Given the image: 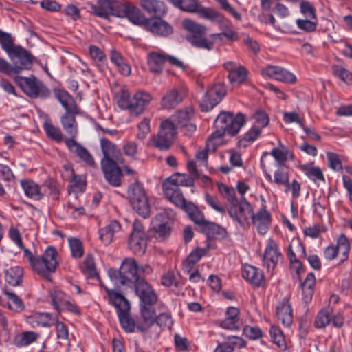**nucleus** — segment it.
<instances>
[{
  "label": "nucleus",
  "instance_id": "nucleus-45",
  "mask_svg": "<svg viewBox=\"0 0 352 352\" xmlns=\"http://www.w3.org/2000/svg\"><path fill=\"white\" fill-rule=\"evenodd\" d=\"M39 334L34 331H25L14 338V344L18 347L27 346L35 342Z\"/></svg>",
  "mask_w": 352,
  "mask_h": 352
},
{
  "label": "nucleus",
  "instance_id": "nucleus-59",
  "mask_svg": "<svg viewBox=\"0 0 352 352\" xmlns=\"http://www.w3.org/2000/svg\"><path fill=\"white\" fill-rule=\"evenodd\" d=\"M333 74L344 82H352V72L340 65H335L332 67Z\"/></svg>",
  "mask_w": 352,
  "mask_h": 352
},
{
  "label": "nucleus",
  "instance_id": "nucleus-49",
  "mask_svg": "<svg viewBox=\"0 0 352 352\" xmlns=\"http://www.w3.org/2000/svg\"><path fill=\"white\" fill-rule=\"evenodd\" d=\"M270 336L271 341L280 349H285L287 347L285 336L280 328L276 325L272 324L270 327Z\"/></svg>",
  "mask_w": 352,
  "mask_h": 352
},
{
  "label": "nucleus",
  "instance_id": "nucleus-58",
  "mask_svg": "<svg viewBox=\"0 0 352 352\" xmlns=\"http://www.w3.org/2000/svg\"><path fill=\"white\" fill-rule=\"evenodd\" d=\"M328 167L334 171L342 170L343 166L339 155L333 152L327 153Z\"/></svg>",
  "mask_w": 352,
  "mask_h": 352
},
{
  "label": "nucleus",
  "instance_id": "nucleus-4",
  "mask_svg": "<svg viewBox=\"0 0 352 352\" xmlns=\"http://www.w3.org/2000/svg\"><path fill=\"white\" fill-rule=\"evenodd\" d=\"M58 252L52 245H48L42 255H34L29 250H24V257L28 261L32 270L48 281L58 267Z\"/></svg>",
  "mask_w": 352,
  "mask_h": 352
},
{
  "label": "nucleus",
  "instance_id": "nucleus-29",
  "mask_svg": "<svg viewBox=\"0 0 352 352\" xmlns=\"http://www.w3.org/2000/svg\"><path fill=\"white\" fill-rule=\"evenodd\" d=\"M58 314L36 312L28 318V322L34 328L50 327L57 322Z\"/></svg>",
  "mask_w": 352,
  "mask_h": 352
},
{
  "label": "nucleus",
  "instance_id": "nucleus-40",
  "mask_svg": "<svg viewBox=\"0 0 352 352\" xmlns=\"http://www.w3.org/2000/svg\"><path fill=\"white\" fill-rule=\"evenodd\" d=\"M40 192H41V199L43 196H50L53 199H58L59 190L58 189L57 183L53 179H46L42 185L39 186Z\"/></svg>",
  "mask_w": 352,
  "mask_h": 352
},
{
  "label": "nucleus",
  "instance_id": "nucleus-19",
  "mask_svg": "<svg viewBox=\"0 0 352 352\" xmlns=\"http://www.w3.org/2000/svg\"><path fill=\"white\" fill-rule=\"evenodd\" d=\"M151 230L156 238L164 239L170 235L172 218L167 212L157 214L152 220Z\"/></svg>",
  "mask_w": 352,
  "mask_h": 352
},
{
  "label": "nucleus",
  "instance_id": "nucleus-2",
  "mask_svg": "<svg viewBox=\"0 0 352 352\" xmlns=\"http://www.w3.org/2000/svg\"><path fill=\"white\" fill-rule=\"evenodd\" d=\"M53 92L56 98L65 110L60 117V123L69 136L64 140L66 146L70 152L75 153L87 165L94 166L95 161L91 154L76 140L78 135V125L75 118V115L78 113V107L75 100L65 89L54 88Z\"/></svg>",
  "mask_w": 352,
  "mask_h": 352
},
{
  "label": "nucleus",
  "instance_id": "nucleus-63",
  "mask_svg": "<svg viewBox=\"0 0 352 352\" xmlns=\"http://www.w3.org/2000/svg\"><path fill=\"white\" fill-rule=\"evenodd\" d=\"M276 167L274 173V182L277 185L287 184L289 178L287 169L282 165H276Z\"/></svg>",
  "mask_w": 352,
  "mask_h": 352
},
{
  "label": "nucleus",
  "instance_id": "nucleus-3",
  "mask_svg": "<svg viewBox=\"0 0 352 352\" xmlns=\"http://www.w3.org/2000/svg\"><path fill=\"white\" fill-rule=\"evenodd\" d=\"M100 145L104 155L101 160V167L104 178L112 186H120L122 171L116 162L118 160L120 153L116 145L107 138L100 140Z\"/></svg>",
  "mask_w": 352,
  "mask_h": 352
},
{
  "label": "nucleus",
  "instance_id": "nucleus-18",
  "mask_svg": "<svg viewBox=\"0 0 352 352\" xmlns=\"http://www.w3.org/2000/svg\"><path fill=\"white\" fill-rule=\"evenodd\" d=\"M227 210L233 221L238 223L241 227L245 228L252 214L253 208L247 199L243 197L237 204L229 206Z\"/></svg>",
  "mask_w": 352,
  "mask_h": 352
},
{
  "label": "nucleus",
  "instance_id": "nucleus-51",
  "mask_svg": "<svg viewBox=\"0 0 352 352\" xmlns=\"http://www.w3.org/2000/svg\"><path fill=\"white\" fill-rule=\"evenodd\" d=\"M122 329L128 333H133L138 329V326L141 324H136L135 320L129 315V312H124L118 316Z\"/></svg>",
  "mask_w": 352,
  "mask_h": 352
},
{
  "label": "nucleus",
  "instance_id": "nucleus-21",
  "mask_svg": "<svg viewBox=\"0 0 352 352\" xmlns=\"http://www.w3.org/2000/svg\"><path fill=\"white\" fill-rule=\"evenodd\" d=\"M242 277L255 287H263L265 283L263 271L250 264H244L241 267Z\"/></svg>",
  "mask_w": 352,
  "mask_h": 352
},
{
  "label": "nucleus",
  "instance_id": "nucleus-52",
  "mask_svg": "<svg viewBox=\"0 0 352 352\" xmlns=\"http://www.w3.org/2000/svg\"><path fill=\"white\" fill-rule=\"evenodd\" d=\"M89 54L91 58L97 63L100 70L107 67V58L104 53L98 47L91 45L89 47Z\"/></svg>",
  "mask_w": 352,
  "mask_h": 352
},
{
  "label": "nucleus",
  "instance_id": "nucleus-11",
  "mask_svg": "<svg viewBox=\"0 0 352 352\" xmlns=\"http://www.w3.org/2000/svg\"><path fill=\"white\" fill-rule=\"evenodd\" d=\"M138 275V265L133 258L123 260L118 271V282L123 286L134 287L138 282L144 280Z\"/></svg>",
  "mask_w": 352,
  "mask_h": 352
},
{
  "label": "nucleus",
  "instance_id": "nucleus-24",
  "mask_svg": "<svg viewBox=\"0 0 352 352\" xmlns=\"http://www.w3.org/2000/svg\"><path fill=\"white\" fill-rule=\"evenodd\" d=\"M104 290L107 295L108 303L115 307L118 316L124 312H129L130 302L123 294L107 287H105Z\"/></svg>",
  "mask_w": 352,
  "mask_h": 352
},
{
  "label": "nucleus",
  "instance_id": "nucleus-5",
  "mask_svg": "<svg viewBox=\"0 0 352 352\" xmlns=\"http://www.w3.org/2000/svg\"><path fill=\"white\" fill-rule=\"evenodd\" d=\"M115 94L118 106L121 109L127 110L133 116L142 114L152 100V96L144 91H137L131 98L125 86H122Z\"/></svg>",
  "mask_w": 352,
  "mask_h": 352
},
{
  "label": "nucleus",
  "instance_id": "nucleus-31",
  "mask_svg": "<svg viewBox=\"0 0 352 352\" xmlns=\"http://www.w3.org/2000/svg\"><path fill=\"white\" fill-rule=\"evenodd\" d=\"M240 311L237 307H228L226 311V317L220 321L219 326L227 330L236 331L240 329Z\"/></svg>",
  "mask_w": 352,
  "mask_h": 352
},
{
  "label": "nucleus",
  "instance_id": "nucleus-62",
  "mask_svg": "<svg viewBox=\"0 0 352 352\" xmlns=\"http://www.w3.org/2000/svg\"><path fill=\"white\" fill-rule=\"evenodd\" d=\"M51 299L54 308L60 313L61 307L65 302V294L61 290L54 289L51 293Z\"/></svg>",
  "mask_w": 352,
  "mask_h": 352
},
{
  "label": "nucleus",
  "instance_id": "nucleus-13",
  "mask_svg": "<svg viewBox=\"0 0 352 352\" xmlns=\"http://www.w3.org/2000/svg\"><path fill=\"white\" fill-rule=\"evenodd\" d=\"M168 61L170 65L182 69L186 68L184 63L177 58L166 54L165 52H151L148 54L147 63L149 69L155 74H160L164 67V64Z\"/></svg>",
  "mask_w": 352,
  "mask_h": 352
},
{
  "label": "nucleus",
  "instance_id": "nucleus-23",
  "mask_svg": "<svg viewBox=\"0 0 352 352\" xmlns=\"http://www.w3.org/2000/svg\"><path fill=\"white\" fill-rule=\"evenodd\" d=\"M223 66L229 72L228 79L232 85L235 86L246 82L248 72L245 67L233 61L226 62L223 64Z\"/></svg>",
  "mask_w": 352,
  "mask_h": 352
},
{
  "label": "nucleus",
  "instance_id": "nucleus-60",
  "mask_svg": "<svg viewBox=\"0 0 352 352\" xmlns=\"http://www.w3.org/2000/svg\"><path fill=\"white\" fill-rule=\"evenodd\" d=\"M91 12L96 16L108 19L110 16L109 1H104L100 6H92Z\"/></svg>",
  "mask_w": 352,
  "mask_h": 352
},
{
  "label": "nucleus",
  "instance_id": "nucleus-20",
  "mask_svg": "<svg viewBox=\"0 0 352 352\" xmlns=\"http://www.w3.org/2000/svg\"><path fill=\"white\" fill-rule=\"evenodd\" d=\"M8 56L14 65L16 74L32 67L34 57L25 49L16 46L14 51Z\"/></svg>",
  "mask_w": 352,
  "mask_h": 352
},
{
  "label": "nucleus",
  "instance_id": "nucleus-55",
  "mask_svg": "<svg viewBox=\"0 0 352 352\" xmlns=\"http://www.w3.org/2000/svg\"><path fill=\"white\" fill-rule=\"evenodd\" d=\"M129 3H122L118 1H109L110 16L125 17Z\"/></svg>",
  "mask_w": 352,
  "mask_h": 352
},
{
  "label": "nucleus",
  "instance_id": "nucleus-46",
  "mask_svg": "<svg viewBox=\"0 0 352 352\" xmlns=\"http://www.w3.org/2000/svg\"><path fill=\"white\" fill-rule=\"evenodd\" d=\"M279 145L281 148H274L271 151L270 154L277 162L276 165L283 166V164L287 162L288 156L290 155V158L292 160L294 155L289 151L288 148L283 145L280 142H279Z\"/></svg>",
  "mask_w": 352,
  "mask_h": 352
},
{
  "label": "nucleus",
  "instance_id": "nucleus-9",
  "mask_svg": "<svg viewBox=\"0 0 352 352\" xmlns=\"http://www.w3.org/2000/svg\"><path fill=\"white\" fill-rule=\"evenodd\" d=\"M182 25L189 33L186 38L192 45L208 50L213 49V43L205 37L206 32L205 25L199 24L191 19H185L183 21Z\"/></svg>",
  "mask_w": 352,
  "mask_h": 352
},
{
  "label": "nucleus",
  "instance_id": "nucleus-26",
  "mask_svg": "<svg viewBox=\"0 0 352 352\" xmlns=\"http://www.w3.org/2000/svg\"><path fill=\"white\" fill-rule=\"evenodd\" d=\"M250 218L252 223L256 226L258 232L262 235L265 234L272 222V215L267 211V206L262 204L258 212H252Z\"/></svg>",
  "mask_w": 352,
  "mask_h": 352
},
{
  "label": "nucleus",
  "instance_id": "nucleus-42",
  "mask_svg": "<svg viewBox=\"0 0 352 352\" xmlns=\"http://www.w3.org/2000/svg\"><path fill=\"white\" fill-rule=\"evenodd\" d=\"M261 130L256 126H252L239 142V146L246 148L255 142L261 135Z\"/></svg>",
  "mask_w": 352,
  "mask_h": 352
},
{
  "label": "nucleus",
  "instance_id": "nucleus-50",
  "mask_svg": "<svg viewBox=\"0 0 352 352\" xmlns=\"http://www.w3.org/2000/svg\"><path fill=\"white\" fill-rule=\"evenodd\" d=\"M175 8L190 13H195L199 2L197 0H168Z\"/></svg>",
  "mask_w": 352,
  "mask_h": 352
},
{
  "label": "nucleus",
  "instance_id": "nucleus-37",
  "mask_svg": "<svg viewBox=\"0 0 352 352\" xmlns=\"http://www.w3.org/2000/svg\"><path fill=\"white\" fill-rule=\"evenodd\" d=\"M20 184L28 197L36 201L41 199L40 188L36 183L30 179H23L20 182Z\"/></svg>",
  "mask_w": 352,
  "mask_h": 352
},
{
  "label": "nucleus",
  "instance_id": "nucleus-15",
  "mask_svg": "<svg viewBox=\"0 0 352 352\" xmlns=\"http://www.w3.org/2000/svg\"><path fill=\"white\" fill-rule=\"evenodd\" d=\"M128 245L135 254L139 256L143 255L146 250L147 238L142 223L139 219H135L133 222Z\"/></svg>",
  "mask_w": 352,
  "mask_h": 352
},
{
  "label": "nucleus",
  "instance_id": "nucleus-48",
  "mask_svg": "<svg viewBox=\"0 0 352 352\" xmlns=\"http://www.w3.org/2000/svg\"><path fill=\"white\" fill-rule=\"evenodd\" d=\"M217 187L219 193L228 202L229 206H232L234 204H237V202L239 201L236 197V192L233 187L228 186L223 183L218 184Z\"/></svg>",
  "mask_w": 352,
  "mask_h": 352
},
{
  "label": "nucleus",
  "instance_id": "nucleus-57",
  "mask_svg": "<svg viewBox=\"0 0 352 352\" xmlns=\"http://www.w3.org/2000/svg\"><path fill=\"white\" fill-rule=\"evenodd\" d=\"M0 45L1 48L8 54L14 51L16 47L11 35L0 30Z\"/></svg>",
  "mask_w": 352,
  "mask_h": 352
},
{
  "label": "nucleus",
  "instance_id": "nucleus-44",
  "mask_svg": "<svg viewBox=\"0 0 352 352\" xmlns=\"http://www.w3.org/2000/svg\"><path fill=\"white\" fill-rule=\"evenodd\" d=\"M304 174L311 181L325 182V179L321 168L318 166H314L311 164H303L300 167Z\"/></svg>",
  "mask_w": 352,
  "mask_h": 352
},
{
  "label": "nucleus",
  "instance_id": "nucleus-47",
  "mask_svg": "<svg viewBox=\"0 0 352 352\" xmlns=\"http://www.w3.org/2000/svg\"><path fill=\"white\" fill-rule=\"evenodd\" d=\"M128 8L127 14L125 17L135 25H145L148 19L144 16L140 9L131 3H129Z\"/></svg>",
  "mask_w": 352,
  "mask_h": 352
},
{
  "label": "nucleus",
  "instance_id": "nucleus-54",
  "mask_svg": "<svg viewBox=\"0 0 352 352\" xmlns=\"http://www.w3.org/2000/svg\"><path fill=\"white\" fill-rule=\"evenodd\" d=\"M43 129L48 138L60 142L63 140V137L60 129L54 126L51 122L45 121L43 123Z\"/></svg>",
  "mask_w": 352,
  "mask_h": 352
},
{
  "label": "nucleus",
  "instance_id": "nucleus-16",
  "mask_svg": "<svg viewBox=\"0 0 352 352\" xmlns=\"http://www.w3.org/2000/svg\"><path fill=\"white\" fill-rule=\"evenodd\" d=\"M226 92V86L223 82H218L210 87L200 101L201 111L208 112L212 110L221 101Z\"/></svg>",
  "mask_w": 352,
  "mask_h": 352
},
{
  "label": "nucleus",
  "instance_id": "nucleus-36",
  "mask_svg": "<svg viewBox=\"0 0 352 352\" xmlns=\"http://www.w3.org/2000/svg\"><path fill=\"white\" fill-rule=\"evenodd\" d=\"M195 13L198 14L200 17L213 23H222L226 19L219 12L211 8L204 7L199 3L197 5V10Z\"/></svg>",
  "mask_w": 352,
  "mask_h": 352
},
{
  "label": "nucleus",
  "instance_id": "nucleus-38",
  "mask_svg": "<svg viewBox=\"0 0 352 352\" xmlns=\"http://www.w3.org/2000/svg\"><path fill=\"white\" fill-rule=\"evenodd\" d=\"M140 6L150 14H162L166 11L165 4L160 0H140Z\"/></svg>",
  "mask_w": 352,
  "mask_h": 352
},
{
  "label": "nucleus",
  "instance_id": "nucleus-7",
  "mask_svg": "<svg viewBox=\"0 0 352 352\" xmlns=\"http://www.w3.org/2000/svg\"><path fill=\"white\" fill-rule=\"evenodd\" d=\"M133 288L140 299V311L142 320L151 321L154 314V305L157 301L155 290L145 280L138 282Z\"/></svg>",
  "mask_w": 352,
  "mask_h": 352
},
{
  "label": "nucleus",
  "instance_id": "nucleus-32",
  "mask_svg": "<svg viewBox=\"0 0 352 352\" xmlns=\"http://www.w3.org/2000/svg\"><path fill=\"white\" fill-rule=\"evenodd\" d=\"M198 232L204 234L208 238L223 239L227 235L224 228L220 225L206 220L199 228Z\"/></svg>",
  "mask_w": 352,
  "mask_h": 352
},
{
  "label": "nucleus",
  "instance_id": "nucleus-61",
  "mask_svg": "<svg viewBox=\"0 0 352 352\" xmlns=\"http://www.w3.org/2000/svg\"><path fill=\"white\" fill-rule=\"evenodd\" d=\"M254 125L256 126L261 130L267 126L270 122L268 115L263 110H257L252 116Z\"/></svg>",
  "mask_w": 352,
  "mask_h": 352
},
{
  "label": "nucleus",
  "instance_id": "nucleus-41",
  "mask_svg": "<svg viewBox=\"0 0 352 352\" xmlns=\"http://www.w3.org/2000/svg\"><path fill=\"white\" fill-rule=\"evenodd\" d=\"M5 279L11 285H19L23 274V270L21 267L14 266L4 270Z\"/></svg>",
  "mask_w": 352,
  "mask_h": 352
},
{
  "label": "nucleus",
  "instance_id": "nucleus-17",
  "mask_svg": "<svg viewBox=\"0 0 352 352\" xmlns=\"http://www.w3.org/2000/svg\"><path fill=\"white\" fill-rule=\"evenodd\" d=\"M175 135L176 131L173 124L168 121H163L157 135L151 139V143L160 151H168L173 144Z\"/></svg>",
  "mask_w": 352,
  "mask_h": 352
},
{
  "label": "nucleus",
  "instance_id": "nucleus-27",
  "mask_svg": "<svg viewBox=\"0 0 352 352\" xmlns=\"http://www.w3.org/2000/svg\"><path fill=\"white\" fill-rule=\"evenodd\" d=\"M186 90L184 87H176L169 91L162 97L161 105L164 109H173L180 104L186 96Z\"/></svg>",
  "mask_w": 352,
  "mask_h": 352
},
{
  "label": "nucleus",
  "instance_id": "nucleus-35",
  "mask_svg": "<svg viewBox=\"0 0 352 352\" xmlns=\"http://www.w3.org/2000/svg\"><path fill=\"white\" fill-rule=\"evenodd\" d=\"M121 225L116 220L111 221L105 227L100 229V239L105 245L110 244L115 234L121 230Z\"/></svg>",
  "mask_w": 352,
  "mask_h": 352
},
{
  "label": "nucleus",
  "instance_id": "nucleus-28",
  "mask_svg": "<svg viewBox=\"0 0 352 352\" xmlns=\"http://www.w3.org/2000/svg\"><path fill=\"white\" fill-rule=\"evenodd\" d=\"M262 74L283 82L294 83L296 81L293 73L279 66L268 65L263 69Z\"/></svg>",
  "mask_w": 352,
  "mask_h": 352
},
{
  "label": "nucleus",
  "instance_id": "nucleus-39",
  "mask_svg": "<svg viewBox=\"0 0 352 352\" xmlns=\"http://www.w3.org/2000/svg\"><path fill=\"white\" fill-rule=\"evenodd\" d=\"M207 250L204 248H197L192 251L183 262V270L189 273L193 268L195 263L205 256Z\"/></svg>",
  "mask_w": 352,
  "mask_h": 352
},
{
  "label": "nucleus",
  "instance_id": "nucleus-64",
  "mask_svg": "<svg viewBox=\"0 0 352 352\" xmlns=\"http://www.w3.org/2000/svg\"><path fill=\"white\" fill-rule=\"evenodd\" d=\"M243 335L250 340H256L262 338L264 336L260 327L256 326L245 325L243 329Z\"/></svg>",
  "mask_w": 352,
  "mask_h": 352
},
{
  "label": "nucleus",
  "instance_id": "nucleus-25",
  "mask_svg": "<svg viewBox=\"0 0 352 352\" xmlns=\"http://www.w3.org/2000/svg\"><path fill=\"white\" fill-rule=\"evenodd\" d=\"M194 115V111L192 108L186 107L183 110L176 111L169 119L166 120L170 123L173 124L174 129L176 131L179 127H188L190 131L196 130V126L192 124H188L191 118Z\"/></svg>",
  "mask_w": 352,
  "mask_h": 352
},
{
  "label": "nucleus",
  "instance_id": "nucleus-14",
  "mask_svg": "<svg viewBox=\"0 0 352 352\" xmlns=\"http://www.w3.org/2000/svg\"><path fill=\"white\" fill-rule=\"evenodd\" d=\"M351 246L349 239L344 234H340L337 240L336 244L328 245L324 250V257L327 261H332L338 257L340 263L348 260Z\"/></svg>",
  "mask_w": 352,
  "mask_h": 352
},
{
  "label": "nucleus",
  "instance_id": "nucleus-6",
  "mask_svg": "<svg viewBox=\"0 0 352 352\" xmlns=\"http://www.w3.org/2000/svg\"><path fill=\"white\" fill-rule=\"evenodd\" d=\"M245 123V116L239 112L236 116L228 112L220 113L216 118L214 126L215 131L210 135L209 140L221 138L227 132L231 136L236 135Z\"/></svg>",
  "mask_w": 352,
  "mask_h": 352
},
{
  "label": "nucleus",
  "instance_id": "nucleus-33",
  "mask_svg": "<svg viewBox=\"0 0 352 352\" xmlns=\"http://www.w3.org/2000/svg\"><path fill=\"white\" fill-rule=\"evenodd\" d=\"M316 285V277L313 272L307 274L305 279L300 281V287L302 290V299L306 304L312 300Z\"/></svg>",
  "mask_w": 352,
  "mask_h": 352
},
{
  "label": "nucleus",
  "instance_id": "nucleus-10",
  "mask_svg": "<svg viewBox=\"0 0 352 352\" xmlns=\"http://www.w3.org/2000/svg\"><path fill=\"white\" fill-rule=\"evenodd\" d=\"M127 194L133 210L144 218L148 217L151 209L144 187L139 182L132 184L128 188Z\"/></svg>",
  "mask_w": 352,
  "mask_h": 352
},
{
  "label": "nucleus",
  "instance_id": "nucleus-8",
  "mask_svg": "<svg viewBox=\"0 0 352 352\" xmlns=\"http://www.w3.org/2000/svg\"><path fill=\"white\" fill-rule=\"evenodd\" d=\"M14 80L22 91L30 98L46 100L52 96L50 89L34 76L30 77L16 76Z\"/></svg>",
  "mask_w": 352,
  "mask_h": 352
},
{
  "label": "nucleus",
  "instance_id": "nucleus-12",
  "mask_svg": "<svg viewBox=\"0 0 352 352\" xmlns=\"http://www.w3.org/2000/svg\"><path fill=\"white\" fill-rule=\"evenodd\" d=\"M283 261V255L278 244L274 239H268L262 255L263 266L266 269L267 272L272 276L278 263Z\"/></svg>",
  "mask_w": 352,
  "mask_h": 352
},
{
  "label": "nucleus",
  "instance_id": "nucleus-1",
  "mask_svg": "<svg viewBox=\"0 0 352 352\" xmlns=\"http://www.w3.org/2000/svg\"><path fill=\"white\" fill-rule=\"evenodd\" d=\"M187 168L191 176L186 174L175 173L163 182V190L166 197L177 207L183 209L196 225V230L204 224V214L192 202L188 201L184 197L179 186L190 187L194 186V179L199 178V173L197 170L194 161H188Z\"/></svg>",
  "mask_w": 352,
  "mask_h": 352
},
{
  "label": "nucleus",
  "instance_id": "nucleus-53",
  "mask_svg": "<svg viewBox=\"0 0 352 352\" xmlns=\"http://www.w3.org/2000/svg\"><path fill=\"white\" fill-rule=\"evenodd\" d=\"M332 310L329 307L322 309L316 315L314 325L316 328H324L331 322L330 314Z\"/></svg>",
  "mask_w": 352,
  "mask_h": 352
},
{
  "label": "nucleus",
  "instance_id": "nucleus-30",
  "mask_svg": "<svg viewBox=\"0 0 352 352\" xmlns=\"http://www.w3.org/2000/svg\"><path fill=\"white\" fill-rule=\"evenodd\" d=\"M145 28L155 35L167 36L173 32L172 26L160 17L148 19Z\"/></svg>",
  "mask_w": 352,
  "mask_h": 352
},
{
  "label": "nucleus",
  "instance_id": "nucleus-22",
  "mask_svg": "<svg viewBox=\"0 0 352 352\" xmlns=\"http://www.w3.org/2000/svg\"><path fill=\"white\" fill-rule=\"evenodd\" d=\"M156 323L162 330L170 329L173 325V320L170 312H164L156 316L155 309L151 321L143 320L142 324L138 326V330L142 333L146 331L152 325Z\"/></svg>",
  "mask_w": 352,
  "mask_h": 352
},
{
  "label": "nucleus",
  "instance_id": "nucleus-56",
  "mask_svg": "<svg viewBox=\"0 0 352 352\" xmlns=\"http://www.w3.org/2000/svg\"><path fill=\"white\" fill-rule=\"evenodd\" d=\"M71 255L74 258H80L84 254V248L82 241L77 238L68 239Z\"/></svg>",
  "mask_w": 352,
  "mask_h": 352
},
{
  "label": "nucleus",
  "instance_id": "nucleus-43",
  "mask_svg": "<svg viewBox=\"0 0 352 352\" xmlns=\"http://www.w3.org/2000/svg\"><path fill=\"white\" fill-rule=\"evenodd\" d=\"M6 305L10 310L21 312L25 307L24 303L16 294L6 291L4 294Z\"/></svg>",
  "mask_w": 352,
  "mask_h": 352
},
{
  "label": "nucleus",
  "instance_id": "nucleus-34",
  "mask_svg": "<svg viewBox=\"0 0 352 352\" xmlns=\"http://www.w3.org/2000/svg\"><path fill=\"white\" fill-rule=\"evenodd\" d=\"M276 316L283 324L289 327L293 322V310L289 301L283 299L276 307Z\"/></svg>",
  "mask_w": 352,
  "mask_h": 352
}]
</instances>
